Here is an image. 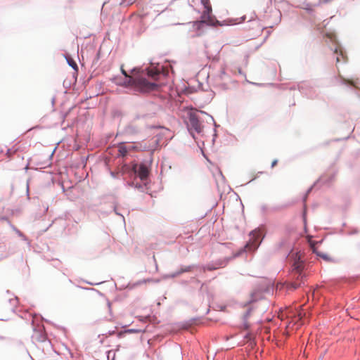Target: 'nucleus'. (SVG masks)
Returning a JSON list of instances; mask_svg holds the SVG:
<instances>
[{"label":"nucleus","instance_id":"1","mask_svg":"<svg viewBox=\"0 0 360 360\" xmlns=\"http://www.w3.org/2000/svg\"><path fill=\"white\" fill-rule=\"evenodd\" d=\"M121 72L122 75L127 79L123 83L124 86H134L136 89L141 92H147L153 91L157 89L158 85L155 83L149 82L147 79L141 75H136L135 74L136 70H131L132 75H129L123 68V65L121 66Z\"/></svg>","mask_w":360,"mask_h":360},{"label":"nucleus","instance_id":"2","mask_svg":"<svg viewBox=\"0 0 360 360\" xmlns=\"http://www.w3.org/2000/svg\"><path fill=\"white\" fill-rule=\"evenodd\" d=\"M262 241V232L259 230H255L250 234L249 241L245 248L247 251H255Z\"/></svg>","mask_w":360,"mask_h":360},{"label":"nucleus","instance_id":"3","mask_svg":"<svg viewBox=\"0 0 360 360\" xmlns=\"http://www.w3.org/2000/svg\"><path fill=\"white\" fill-rule=\"evenodd\" d=\"M158 139L153 138L148 141L136 143V147H137V150L153 152L158 148Z\"/></svg>","mask_w":360,"mask_h":360},{"label":"nucleus","instance_id":"4","mask_svg":"<svg viewBox=\"0 0 360 360\" xmlns=\"http://www.w3.org/2000/svg\"><path fill=\"white\" fill-rule=\"evenodd\" d=\"M189 126L191 130H194L198 134H200L202 131L203 126L200 122L197 115L194 112H191L189 114Z\"/></svg>","mask_w":360,"mask_h":360},{"label":"nucleus","instance_id":"5","mask_svg":"<svg viewBox=\"0 0 360 360\" xmlns=\"http://www.w3.org/2000/svg\"><path fill=\"white\" fill-rule=\"evenodd\" d=\"M201 4L204 7V11L202 14V19L203 22H212V8L210 0H200Z\"/></svg>","mask_w":360,"mask_h":360},{"label":"nucleus","instance_id":"6","mask_svg":"<svg viewBox=\"0 0 360 360\" xmlns=\"http://www.w3.org/2000/svg\"><path fill=\"white\" fill-rule=\"evenodd\" d=\"M133 169L135 174H136L141 180H145L147 179L149 174V170L146 165H136L133 167Z\"/></svg>","mask_w":360,"mask_h":360},{"label":"nucleus","instance_id":"7","mask_svg":"<svg viewBox=\"0 0 360 360\" xmlns=\"http://www.w3.org/2000/svg\"><path fill=\"white\" fill-rule=\"evenodd\" d=\"M303 269H304L303 261L293 262L292 270V275L297 276V278H299V277L304 278V276L302 275Z\"/></svg>","mask_w":360,"mask_h":360},{"label":"nucleus","instance_id":"8","mask_svg":"<svg viewBox=\"0 0 360 360\" xmlns=\"http://www.w3.org/2000/svg\"><path fill=\"white\" fill-rule=\"evenodd\" d=\"M293 276L295 278V281L288 284V289H297V288H299L302 283V280L303 278H302L301 277H299V278H297V276H295L293 275Z\"/></svg>","mask_w":360,"mask_h":360},{"label":"nucleus","instance_id":"9","mask_svg":"<svg viewBox=\"0 0 360 360\" xmlns=\"http://www.w3.org/2000/svg\"><path fill=\"white\" fill-rule=\"evenodd\" d=\"M119 155L121 156H125L129 153L128 147L123 143H120L117 146Z\"/></svg>","mask_w":360,"mask_h":360},{"label":"nucleus","instance_id":"10","mask_svg":"<svg viewBox=\"0 0 360 360\" xmlns=\"http://www.w3.org/2000/svg\"><path fill=\"white\" fill-rule=\"evenodd\" d=\"M335 53H336L338 55L337 58H336L337 63H340L341 61L340 57L342 58L343 61L345 60L343 53L340 50V54H338V48L335 49Z\"/></svg>","mask_w":360,"mask_h":360},{"label":"nucleus","instance_id":"11","mask_svg":"<svg viewBox=\"0 0 360 360\" xmlns=\"http://www.w3.org/2000/svg\"><path fill=\"white\" fill-rule=\"evenodd\" d=\"M108 360H115V350H109L107 353Z\"/></svg>","mask_w":360,"mask_h":360},{"label":"nucleus","instance_id":"12","mask_svg":"<svg viewBox=\"0 0 360 360\" xmlns=\"http://www.w3.org/2000/svg\"><path fill=\"white\" fill-rule=\"evenodd\" d=\"M159 72L156 70H149L148 72V75L151 77L152 78L156 79L157 76L158 75Z\"/></svg>","mask_w":360,"mask_h":360},{"label":"nucleus","instance_id":"13","mask_svg":"<svg viewBox=\"0 0 360 360\" xmlns=\"http://www.w3.org/2000/svg\"><path fill=\"white\" fill-rule=\"evenodd\" d=\"M293 256V262L295 261H303L302 259V254L300 252H296Z\"/></svg>","mask_w":360,"mask_h":360},{"label":"nucleus","instance_id":"14","mask_svg":"<svg viewBox=\"0 0 360 360\" xmlns=\"http://www.w3.org/2000/svg\"><path fill=\"white\" fill-rule=\"evenodd\" d=\"M252 301H255L259 298H261V293L259 292H253L252 293Z\"/></svg>","mask_w":360,"mask_h":360},{"label":"nucleus","instance_id":"15","mask_svg":"<svg viewBox=\"0 0 360 360\" xmlns=\"http://www.w3.org/2000/svg\"><path fill=\"white\" fill-rule=\"evenodd\" d=\"M343 82L345 84H350L352 86H356V83L353 80H350V79H345L343 78Z\"/></svg>","mask_w":360,"mask_h":360},{"label":"nucleus","instance_id":"16","mask_svg":"<svg viewBox=\"0 0 360 360\" xmlns=\"http://www.w3.org/2000/svg\"><path fill=\"white\" fill-rule=\"evenodd\" d=\"M136 143L127 146L128 147V151L129 152L131 150H137V147H136Z\"/></svg>","mask_w":360,"mask_h":360},{"label":"nucleus","instance_id":"17","mask_svg":"<svg viewBox=\"0 0 360 360\" xmlns=\"http://www.w3.org/2000/svg\"><path fill=\"white\" fill-rule=\"evenodd\" d=\"M68 63H69V65L70 66H72L75 70L77 69V65L76 63L74 60H68Z\"/></svg>","mask_w":360,"mask_h":360},{"label":"nucleus","instance_id":"18","mask_svg":"<svg viewBox=\"0 0 360 360\" xmlns=\"http://www.w3.org/2000/svg\"><path fill=\"white\" fill-rule=\"evenodd\" d=\"M219 268V266H211V265H207L205 269H207L208 271H213V270H215V269H217Z\"/></svg>","mask_w":360,"mask_h":360},{"label":"nucleus","instance_id":"19","mask_svg":"<svg viewBox=\"0 0 360 360\" xmlns=\"http://www.w3.org/2000/svg\"><path fill=\"white\" fill-rule=\"evenodd\" d=\"M278 163V160H274L272 162H271V167H274Z\"/></svg>","mask_w":360,"mask_h":360},{"label":"nucleus","instance_id":"20","mask_svg":"<svg viewBox=\"0 0 360 360\" xmlns=\"http://www.w3.org/2000/svg\"><path fill=\"white\" fill-rule=\"evenodd\" d=\"M105 304H106L107 307L108 308V309H110L111 304L108 301H107L105 302Z\"/></svg>","mask_w":360,"mask_h":360},{"label":"nucleus","instance_id":"21","mask_svg":"<svg viewBox=\"0 0 360 360\" xmlns=\"http://www.w3.org/2000/svg\"><path fill=\"white\" fill-rule=\"evenodd\" d=\"M311 248L313 250V252H316V250H315V247H314V244L311 243Z\"/></svg>","mask_w":360,"mask_h":360},{"label":"nucleus","instance_id":"22","mask_svg":"<svg viewBox=\"0 0 360 360\" xmlns=\"http://www.w3.org/2000/svg\"><path fill=\"white\" fill-rule=\"evenodd\" d=\"M250 314V311L247 312V314L245 315V317L247 318Z\"/></svg>","mask_w":360,"mask_h":360},{"label":"nucleus","instance_id":"23","mask_svg":"<svg viewBox=\"0 0 360 360\" xmlns=\"http://www.w3.org/2000/svg\"><path fill=\"white\" fill-rule=\"evenodd\" d=\"M245 338H250V335H247L245 336Z\"/></svg>","mask_w":360,"mask_h":360},{"label":"nucleus","instance_id":"24","mask_svg":"<svg viewBox=\"0 0 360 360\" xmlns=\"http://www.w3.org/2000/svg\"><path fill=\"white\" fill-rule=\"evenodd\" d=\"M120 349V346H117V349H116V351H118Z\"/></svg>","mask_w":360,"mask_h":360}]
</instances>
